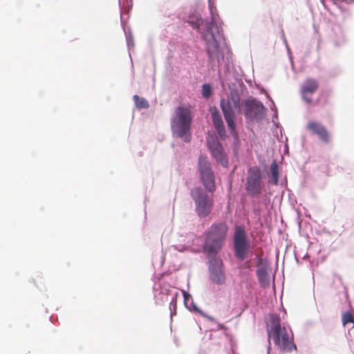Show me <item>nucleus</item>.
<instances>
[{
    "label": "nucleus",
    "instance_id": "obj_1",
    "mask_svg": "<svg viewBox=\"0 0 354 354\" xmlns=\"http://www.w3.org/2000/svg\"><path fill=\"white\" fill-rule=\"evenodd\" d=\"M270 326L268 329L269 338H272L274 345L283 353H290L297 349L294 343L292 331L285 326H281L279 316L272 314L270 315Z\"/></svg>",
    "mask_w": 354,
    "mask_h": 354
},
{
    "label": "nucleus",
    "instance_id": "obj_2",
    "mask_svg": "<svg viewBox=\"0 0 354 354\" xmlns=\"http://www.w3.org/2000/svg\"><path fill=\"white\" fill-rule=\"evenodd\" d=\"M192 122V112L189 106L180 105L175 109L171 120L173 133L188 142L191 140L190 127Z\"/></svg>",
    "mask_w": 354,
    "mask_h": 354
},
{
    "label": "nucleus",
    "instance_id": "obj_3",
    "mask_svg": "<svg viewBox=\"0 0 354 354\" xmlns=\"http://www.w3.org/2000/svg\"><path fill=\"white\" fill-rule=\"evenodd\" d=\"M211 20L205 21V31L202 37L207 45V51L210 59L218 58V43L216 35H220V28L218 26V15L213 4H209Z\"/></svg>",
    "mask_w": 354,
    "mask_h": 354
},
{
    "label": "nucleus",
    "instance_id": "obj_4",
    "mask_svg": "<svg viewBox=\"0 0 354 354\" xmlns=\"http://www.w3.org/2000/svg\"><path fill=\"white\" fill-rule=\"evenodd\" d=\"M228 227L225 223H214L206 233L204 250L207 255L217 254L222 248Z\"/></svg>",
    "mask_w": 354,
    "mask_h": 354
},
{
    "label": "nucleus",
    "instance_id": "obj_5",
    "mask_svg": "<svg viewBox=\"0 0 354 354\" xmlns=\"http://www.w3.org/2000/svg\"><path fill=\"white\" fill-rule=\"evenodd\" d=\"M220 106L228 128L232 131H234L236 128L234 122L235 112L234 109L236 110L238 113H240L241 111L240 96L237 93H231L228 98L221 100Z\"/></svg>",
    "mask_w": 354,
    "mask_h": 354
},
{
    "label": "nucleus",
    "instance_id": "obj_6",
    "mask_svg": "<svg viewBox=\"0 0 354 354\" xmlns=\"http://www.w3.org/2000/svg\"><path fill=\"white\" fill-rule=\"evenodd\" d=\"M191 196L196 205V212L201 218L207 216L212 212L214 200L201 188L195 187L191 190Z\"/></svg>",
    "mask_w": 354,
    "mask_h": 354
},
{
    "label": "nucleus",
    "instance_id": "obj_7",
    "mask_svg": "<svg viewBox=\"0 0 354 354\" xmlns=\"http://www.w3.org/2000/svg\"><path fill=\"white\" fill-rule=\"evenodd\" d=\"M209 277L216 285H223L226 282V274L221 258L217 254L207 255Z\"/></svg>",
    "mask_w": 354,
    "mask_h": 354
},
{
    "label": "nucleus",
    "instance_id": "obj_8",
    "mask_svg": "<svg viewBox=\"0 0 354 354\" xmlns=\"http://www.w3.org/2000/svg\"><path fill=\"white\" fill-rule=\"evenodd\" d=\"M261 178V172L258 167H253L248 169L245 190L250 196H258L261 194L263 188Z\"/></svg>",
    "mask_w": 354,
    "mask_h": 354
},
{
    "label": "nucleus",
    "instance_id": "obj_9",
    "mask_svg": "<svg viewBox=\"0 0 354 354\" xmlns=\"http://www.w3.org/2000/svg\"><path fill=\"white\" fill-rule=\"evenodd\" d=\"M233 239L235 256L240 260H244L247 257L250 244L243 227H236Z\"/></svg>",
    "mask_w": 354,
    "mask_h": 354
},
{
    "label": "nucleus",
    "instance_id": "obj_10",
    "mask_svg": "<svg viewBox=\"0 0 354 354\" xmlns=\"http://www.w3.org/2000/svg\"><path fill=\"white\" fill-rule=\"evenodd\" d=\"M198 170L204 187L210 192L215 191L214 176L207 158L201 155L198 158Z\"/></svg>",
    "mask_w": 354,
    "mask_h": 354
},
{
    "label": "nucleus",
    "instance_id": "obj_11",
    "mask_svg": "<svg viewBox=\"0 0 354 354\" xmlns=\"http://www.w3.org/2000/svg\"><path fill=\"white\" fill-rule=\"evenodd\" d=\"M244 114L250 120H261L265 115L266 108L263 104L255 99H248L244 102Z\"/></svg>",
    "mask_w": 354,
    "mask_h": 354
},
{
    "label": "nucleus",
    "instance_id": "obj_12",
    "mask_svg": "<svg viewBox=\"0 0 354 354\" xmlns=\"http://www.w3.org/2000/svg\"><path fill=\"white\" fill-rule=\"evenodd\" d=\"M207 142L211 154L216 159L217 162L224 167H227L228 160L221 142L216 138L214 137L209 138Z\"/></svg>",
    "mask_w": 354,
    "mask_h": 354
},
{
    "label": "nucleus",
    "instance_id": "obj_13",
    "mask_svg": "<svg viewBox=\"0 0 354 354\" xmlns=\"http://www.w3.org/2000/svg\"><path fill=\"white\" fill-rule=\"evenodd\" d=\"M319 84L317 80L313 78L306 79L301 86V95L302 99L308 104H312L313 100L310 97L319 88Z\"/></svg>",
    "mask_w": 354,
    "mask_h": 354
},
{
    "label": "nucleus",
    "instance_id": "obj_14",
    "mask_svg": "<svg viewBox=\"0 0 354 354\" xmlns=\"http://www.w3.org/2000/svg\"><path fill=\"white\" fill-rule=\"evenodd\" d=\"M307 129L313 134L316 135L324 143L330 142V134L327 129L321 123L310 121L307 124Z\"/></svg>",
    "mask_w": 354,
    "mask_h": 354
},
{
    "label": "nucleus",
    "instance_id": "obj_15",
    "mask_svg": "<svg viewBox=\"0 0 354 354\" xmlns=\"http://www.w3.org/2000/svg\"><path fill=\"white\" fill-rule=\"evenodd\" d=\"M257 266V275L259 283L263 287L268 286L270 284V279L268 273V266L267 262L261 257H259Z\"/></svg>",
    "mask_w": 354,
    "mask_h": 354
},
{
    "label": "nucleus",
    "instance_id": "obj_16",
    "mask_svg": "<svg viewBox=\"0 0 354 354\" xmlns=\"http://www.w3.org/2000/svg\"><path fill=\"white\" fill-rule=\"evenodd\" d=\"M209 112L212 115V122L215 129L220 136L221 138L225 136V129L224 123L219 111L216 106H212L209 108Z\"/></svg>",
    "mask_w": 354,
    "mask_h": 354
},
{
    "label": "nucleus",
    "instance_id": "obj_17",
    "mask_svg": "<svg viewBox=\"0 0 354 354\" xmlns=\"http://www.w3.org/2000/svg\"><path fill=\"white\" fill-rule=\"evenodd\" d=\"M270 169L272 183L274 185H277L278 180H279V169H278V165H277V163L276 162V161H273L271 163Z\"/></svg>",
    "mask_w": 354,
    "mask_h": 354
},
{
    "label": "nucleus",
    "instance_id": "obj_18",
    "mask_svg": "<svg viewBox=\"0 0 354 354\" xmlns=\"http://www.w3.org/2000/svg\"><path fill=\"white\" fill-rule=\"evenodd\" d=\"M135 104L138 109H147L149 107L147 100L143 97H140L138 95H135L133 97Z\"/></svg>",
    "mask_w": 354,
    "mask_h": 354
},
{
    "label": "nucleus",
    "instance_id": "obj_19",
    "mask_svg": "<svg viewBox=\"0 0 354 354\" xmlns=\"http://www.w3.org/2000/svg\"><path fill=\"white\" fill-rule=\"evenodd\" d=\"M342 322L343 326L350 323L354 326V315L349 311L345 312L342 314Z\"/></svg>",
    "mask_w": 354,
    "mask_h": 354
},
{
    "label": "nucleus",
    "instance_id": "obj_20",
    "mask_svg": "<svg viewBox=\"0 0 354 354\" xmlns=\"http://www.w3.org/2000/svg\"><path fill=\"white\" fill-rule=\"evenodd\" d=\"M212 95V87L208 84L202 86V95L205 98H209Z\"/></svg>",
    "mask_w": 354,
    "mask_h": 354
},
{
    "label": "nucleus",
    "instance_id": "obj_21",
    "mask_svg": "<svg viewBox=\"0 0 354 354\" xmlns=\"http://www.w3.org/2000/svg\"><path fill=\"white\" fill-rule=\"evenodd\" d=\"M201 21H202V19H201V18H200V19H197L196 21H189L188 23L191 24L192 27L194 29H196V30H199L200 26L201 24Z\"/></svg>",
    "mask_w": 354,
    "mask_h": 354
},
{
    "label": "nucleus",
    "instance_id": "obj_22",
    "mask_svg": "<svg viewBox=\"0 0 354 354\" xmlns=\"http://www.w3.org/2000/svg\"><path fill=\"white\" fill-rule=\"evenodd\" d=\"M183 297H184V301L186 304L187 301L189 300L190 295L189 293L185 292V290L183 291Z\"/></svg>",
    "mask_w": 354,
    "mask_h": 354
}]
</instances>
